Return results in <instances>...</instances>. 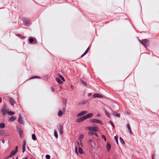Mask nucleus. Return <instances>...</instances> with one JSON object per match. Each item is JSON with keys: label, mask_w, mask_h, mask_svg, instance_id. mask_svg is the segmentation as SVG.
<instances>
[{"label": "nucleus", "mask_w": 159, "mask_h": 159, "mask_svg": "<svg viewBox=\"0 0 159 159\" xmlns=\"http://www.w3.org/2000/svg\"><path fill=\"white\" fill-rule=\"evenodd\" d=\"M87 102V101H82L79 103V105H83L85 104Z\"/></svg>", "instance_id": "23"}, {"label": "nucleus", "mask_w": 159, "mask_h": 159, "mask_svg": "<svg viewBox=\"0 0 159 159\" xmlns=\"http://www.w3.org/2000/svg\"><path fill=\"white\" fill-rule=\"evenodd\" d=\"M16 119V117L12 116L9 118V121L10 122H12L14 121Z\"/></svg>", "instance_id": "11"}, {"label": "nucleus", "mask_w": 159, "mask_h": 159, "mask_svg": "<svg viewBox=\"0 0 159 159\" xmlns=\"http://www.w3.org/2000/svg\"><path fill=\"white\" fill-rule=\"evenodd\" d=\"M34 78H39V79L40 78L37 76H33L32 77L30 78V80H31V79H33Z\"/></svg>", "instance_id": "38"}, {"label": "nucleus", "mask_w": 159, "mask_h": 159, "mask_svg": "<svg viewBox=\"0 0 159 159\" xmlns=\"http://www.w3.org/2000/svg\"><path fill=\"white\" fill-rule=\"evenodd\" d=\"M98 129L97 127H89L88 130L93 131H98Z\"/></svg>", "instance_id": "8"}, {"label": "nucleus", "mask_w": 159, "mask_h": 159, "mask_svg": "<svg viewBox=\"0 0 159 159\" xmlns=\"http://www.w3.org/2000/svg\"><path fill=\"white\" fill-rule=\"evenodd\" d=\"M114 115H116V116L119 117L120 116V114L119 113H116L115 112L113 113Z\"/></svg>", "instance_id": "36"}, {"label": "nucleus", "mask_w": 159, "mask_h": 159, "mask_svg": "<svg viewBox=\"0 0 159 159\" xmlns=\"http://www.w3.org/2000/svg\"><path fill=\"white\" fill-rule=\"evenodd\" d=\"M16 159H18V157H17Z\"/></svg>", "instance_id": "56"}, {"label": "nucleus", "mask_w": 159, "mask_h": 159, "mask_svg": "<svg viewBox=\"0 0 159 159\" xmlns=\"http://www.w3.org/2000/svg\"><path fill=\"white\" fill-rule=\"evenodd\" d=\"M56 80L57 81L59 84H62V82L58 78H56Z\"/></svg>", "instance_id": "19"}, {"label": "nucleus", "mask_w": 159, "mask_h": 159, "mask_svg": "<svg viewBox=\"0 0 159 159\" xmlns=\"http://www.w3.org/2000/svg\"><path fill=\"white\" fill-rule=\"evenodd\" d=\"M22 20L27 26H28L31 23L30 20L27 18H22Z\"/></svg>", "instance_id": "5"}, {"label": "nucleus", "mask_w": 159, "mask_h": 159, "mask_svg": "<svg viewBox=\"0 0 159 159\" xmlns=\"http://www.w3.org/2000/svg\"><path fill=\"white\" fill-rule=\"evenodd\" d=\"M78 151L81 154L83 153V151L81 147L79 148Z\"/></svg>", "instance_id": "21"}, {"label": "nucleus", "mask_w": 159, "mask_h": 159, "mask_svg": "<svg viewBox=\"0 0 159 159\" xmlns=\"http://www.w3.org/2000/svg\"><path fill=\"white\" fill-rule=\"evenodd\" d=\"M23 146H25V140H24L23 141Z\"/></svg>", "instance_id": "42"}, {"label": "nucleus", "mask_w": 159, "mask_h": 159, "mask_svg": "<svg viewBox=\"0 0 159 159\" xmlns=\"http://www.w3.org/2000/svg\"><path fill=\"white\" fill-rule=\"evenodd\" d=\"M25 159H26V158H25Z\"/></svg>", "instance_id": "59"}, {"label": "nucleus", "mask_w": 159, "mask_h": 159, "mask_svg": "<svg viewBox=\"0 0 159 159\" xmlns=\"http://www.w3.org/2000/svg\"><path fill=\"white\" fill-rule=\"evenodd\" d=\"M8 135H9L8 134H7L5 136H8Z\"/></svg>", "instance_id": "55"}, {"label": "nucleus", "mask_w": 159, "mask_h": 159, "mask_svg": "<svg viewBox=\"0 0 159 159\" xmlns=\"http://www.w3.org/2000/svg\"><path fill=\"white\" fill-rule=\"evenodd\" d=\"M62 115H63L62 112L61 110H59L58 111V113H57L58 116H62Z\"/></svg>", "instance_id": "17"}, {"label": "nucleus", "mask_w": 159, "mask_h": 159, "mask_svg": "<svg viewBox=\"0 0 159 159\" xmlns=\"http://www.w3.org/2000/svg\"><path fill=\"white\" fill-rule=\"evenodd\" d=\"M93 113H89L88 114H87L85 116H84L85 118V119L87 118H88L90 117H91L93 116Z\"/></svg>", "instance_id": "10"}, {"label": "nucleus", "mask_w": 159, "mask_h": 159, "mask_svg": "<svg viewBox=\"0 0 159 159\" xmlns=\"http://www.w3.org/2000/svg\"><path fill=\"white\" fill-rule=\"evenodd\" d=\"M105 114L109 118L110 117V116L109 115V114L106 111H105Z\"/></svg>", "instance_id": "30"}, {"label": "nucleus", "mask_w": 159, "mask_h": 159, "mask_svg": "<svg viewBox=\"0 0 159 159\" xmlns=\"http://www.w3.org/2000/svg\"><path fill=\"white\" fill-rule=\"evenodd\" d=\"M107 159H110V158H108Z\"/></svg>", "instance_id": "57"}, {"label": "nucleus", "mask_w": 159, "mask_h": 159, "mask_svg": "<svg viewBox=\"0 0 159 159\" xmlns=\"http://www.w3.org/2000/svg\"><path fill=\"white\" fill-rule=\"evenodd\" d=\"M54 136L56 137V138H58V135L57 134V133L56 130H54Z\"/></svg>", "instance_id": "31"}, {"label": "nucleus", "mask_w": 159, "mask_h": 159, "mask_svg": "<svg viewBox=\"0 0 159 159\" xmlns=\"http://www.w3.org/2000/svg\"><path fill=\"white\" fill-rule=\"evenodd\" d=\"M85 120V118L84 116H83L77 119L76 120V122H80Z\"/></svg>", "instance_id": "7"}, {"label": "nucleus", "mask_w": 159, "mask_h": 159, "mask_svg": "<svg viewBox=\"0 0 159 159\" xmlns=\"http://www.w3.org/2000/svg\"><path fill=\"white\" fill-rule=\"evenodd\" d=\"M18 149V147L17 146H16L15 148V150H12L10 153V155L8 157V158L11 157L12 156L14 155L17 152Z\"/></svg>", "instance_id": "2"}, {"label": "nucleus", "mask_w": 159, "mask_h": 159, "mask_svg": "<svg viewBox=\"0 0 159 159\" xmlns=\"http://www.w3.org/2000/svg\"><path fill=\"white\" fill-rule=\"evenodd\" d=\"M2 142L3 143H5V140L4 139H2Z\"/></svg>", "instance_id": "48"}, {"label": "nucleus", "mask_w": 159, "mask_h": 159, "mask_svg": "<svg viewBox=\"0 0 159 159\" xmlns=\"http://www.w3.org/2000/svg\"><path fill=\"white\" fill-rule=\"evenodd\" d=\"M2 111L3 115H5L7 112V111L5 109H2Z\"/></svg>", "instance_id": "26"}, {"label": "nucleus", "mask_w": 159, "mask_h": 159, "mask_svg": "<svg viewBox=\"0 0 159 159\" xmlns=\"http://www.w3.org/2000/svg\"><path fill=\"white\" fill-rule=\"evenodd\" d=\"M78 144L79 147H83V144L81 141H80V142H78Z\"/></svg>", "instance_id": "29"}, {"label": "nucleus", "mask_w": 159, "mask_h": 159, "mask_svg": "<svg viewBox=\"0 0 159 159\" xmlns=\"http://www.w3.org/2000/svg\"><path fill=\"white\" fill-rule=\"evenodd\" d=\"M126 127L128 129V130H129V133L130 134H131L132 133V131L131 130V128H130V125L129 124H128L126 125Z\"/></svg>", "instance_id": "12"}, {"label": "nucleus", "mask_w": 159, "mask_h": 159, "mask_svg": "<svg viewBox=\"0 0 159 159\" xmlns=\"http://www.w3.org/2000/svg\"><path fill=\"white\" fill-rule=\"evenodd\" d=\"M83 137V135H80V139H81V138H82Z\"/></svg>", "instance_id": "50"}, {"label": "nucleus", "mask_w": 159, "mask_h": 159, "mask_svg": "<svg viewBox=\"0 0 159 159\" xmlns=\"http://www.w3.org/2000/svg\"><path fill=\"white\" fill-rule=\"evenodd\" d=\"M155 155L154 154H153L152 155V159H154V157H155Z\"/></svg>", "instance_id": "51"}, {"label": "nucleus", "mask_w": 159, "mask_h": 159, "mask_svg": "<svg viewBox=\"0 0 159 159\" xmlns=\"http://www.w3.org/2000/svg\"><path fill=\"white\" fill-rule=\"evenodd\" d=\"M18 122L19 124L21 125H23L24 124V122L23 120L21 115L20 114L19 115L18 119Z\"/></svg>", "instance_id": "6"}, {"label": "nucleus", "mask_w": 159, "mask_h": 159, "mask_svg": "<svg viewBox=\"0 0 159 159\" xmlns=\"http://www.w3.org/2000/svg\"><path fill=\"white\" fill-rule=\"evenodd\" d=\"M106 148L107 151H109L111 148V145L108 142L107 143V145L106 146Z\"/></svg>", "instance_id": "16"}, {"label": "nucleus", "mask_w": 159, "mask_h": 159, "mask_svg": "<svg viewBox=\"0 0 159 159\" xmlns=\"http://www.w3.org/2000/svg\"><path fill=\"white\" fill-rule=\"evenodd\" d=\"M4 133V131H1L0 132V134L1 135H2Z\"/></svg>", "instance_id": "44"}, {"label": "nucleus", "mask_w": 159, "mask_h": 159, "mask_svg": "<svg viewBox=\"0 0 159 159\" xmlns=\"http://www.w3.org/2000/svg\"><path fill=\"white\" fill-rule=\"evenodd\" d=\"M34 41V39L33 38H30L29 39V42L30 43H32Z\"/></svg>", "instance_id": "39"}, {"label": "nucleus", "mask_w": 159, "mask_h": 159, "mask_svg": "<svg viewBox=\"0 0 159 159\" xmlns=\"http://www.w3.org/2000/svg\"><path fill=\"white\" fill-rule=\"evenodd\" d=\"M25 146H22V151L24 152L25 151Z\"/></svg>", "instance_id": "34"}, {"label": "nucleus", "mask_w": 159, "mask_h": 159, "mask_svg": "<svg viewBox=\"0 0 159 159\" xmlns=\"http://www.w3.org/2000/svg\"><path fill=\"white\" fill-rule=\"evenodd\" d=\"M120 142L123 144H125V142L124 141V140L123 139L120 137Z\"/></svg>", "instance_id": "27"}, {"label": "nucleus", "mask_w": 159, "mask_h": 159, "mask_svg": "<svg viewBox=\"0 0 159 159\" xmlns=\"http://www.w3.org/2000/svg\"><path fill=\"white\" fill-rule=\"evenodd\" d=\"M89 127H90V126H87L85 128L86 129H88Z\"/></svg>", "instance_id": "49"}, {"label": "nucleus", "mask_w": 159, "mask_h": 159, "mask_svg": "<svg viewBox=\"0 0 159 159\" xmlns=\"http://www.w3.org/2000/svg\"><path fill=\"white\" fill-rule=\"evenodd\" d=\"M46 158L47 159H50V157L49 155H47L46 156Z\"/></svg>", "instance_id": "41"}, {"label": "nucleus", "mask_w": 159, "mask_h": 159, "mask_svg": "<svg viewBox=\"0 0 159 159\" xmlns=\"http://www.w3.org/2000/svg\"><path fill=\"white\" fill-rule=\"evenodd\" d=\"M109 122L111 124V126L113 127V128H114V124H113V123H112V122L111 121H110Z\"/></svg>", "instance_id": "37"}, {"label": "nucleus", "mask_w": 159, "mask_h": 159, "mask_svg": "<svg viewBox=\"0 0 159 159\" xmlns=\"http://www.w3.org/2000/svg\"><path fill=\"white\" fill-rule=\"evenodd\" d=\"M94 133L91 131H89V132L88 134L89 135H92L94 134Z\"/></svg>", "instance_id": "33"}, {"label": "nucleus", "mask_w": 159, "mask_h": 159, "mask_svg": "<svg viewBox=\"0 0 159 159\" xmlns=\"http://www.w3.org/2000/svg\"><path fill=\"white\" fill-rule=\"evenodd\" d=\"M32 139L34 140H35L36 139V138L35 135L34 134H32Z\"/></svg>", "instance_id": "25"}, {"label": "nucleus", "mask_w": 159, "mask_h": 159, "mask_svg": "<svg viewBox=\"0 0 159 159\" xmlns=\"http://www.w3.org/2000/svg\"><path fill=\"white\" fill-rule=\"evenodd\" d=\"M77 150H78V148H77V147H75V153L77 154H78Z\"/></svg>", "instance_id": "40"}, {"label": "nucleus", "mask_w": 159, "mask_h": 159, "mask_svg": "<svg viewBox=\"0 0 159 159\" xmlns=\"http://www.w3.org/2000/svg\"><path fill=\"white\" fill-rule=\"evenodd\" d=\"M89 50V48H88L87 50L85 51L84 52L82 55L81 57H83L86 54L87 52H88Z\"/></svg>", "instance_id": "20"}, {"label": "nucleus", "mask_w": 159, "mask_h": 159, "mask_svg": "<svg viewBox=\"0 0 159 159\" xmlns=\"http://www.w3.org/2000/svg\"><path fill=\"white\" fill-rule=\"evenodd\" d=\"M94 134L97 137H98V134L96 133H94Z\"/></svg>", "instance_id": "46"}, {"label": "nucleus", "mask_w": 159, "mask_h": 159, "mask_svg": "<svg viewBox=\"0 0 159 159\" xmlns=\"http://www.w3.org/2000/svg\"><path fill=\"white\" fill-rule=\"evenodd\" d=\"M13 159H14V158H13Z\"/></svg>", "instance_id": "58"}, {"label": "nucleus", "mask_w": 159, "mask_h": 159, "mask_svg": "<svg viewBox=\"0 0 159 159\" xmlns=\"http://www.w3.org/2000/svg\"><path fill=\"white\" fill-rule=\"evenodd\" d=\"M58 76L61 79V80L63 82H65V79H64V78H63V77L62 76H61V75L59 74H58Z\"/></svg>", "instance_id": "22"}, {"label": "nucleus", "mask_w": 159, "mask_h": 159, "mask_svg": "<svg viewBox=\"0 0 159 159\" xmlns=\"http://www.w3.org/2000/svg\"><path fill=\"white\" fill-rule=\"evenodd\" d=\"M9 101L10 103L11 104V105L13 106L14 105V104L15 103V102L13 99H11V98H10L9 99Z\"/></svg>", "instance_id": "13"}, {"label": "nucleus", "mask_w": 159, "mask_h": 159, "mask_svg": "<svg viewBox=\"0 0 159 159\" xmlns=\"http://www.w3.org/2000/svg\"><path fill=\"white\" fill-rule=\"evenodd\" d=\"M91 95V93H89L88 94V96H90Z\"/></svg>", "instance_id": "52"}, {"label": "nucleus", "mask_w": 159, "mask_h": 159, "mask_svg": "<svg viewBox=\"0 0 159 159\" xmlns=\"http://www.w3.org/2000/svg\"><path fill=\"white\" fill-rule=\"evenodd\" d=\"M93 97L94 98H102V96L100 94L98 93H95L93 95Z\"/></svg>", "instance_id": "9"}, {"label": "nucleus", "mask_w": 159, "mask_h": 159, "mask_svg": "<svg viewBox=\"0 0 159 159\" xmlns=\"http://www.w3.org/2000/svg\"><path fill=\"white\" fill-rule=\"evenodd\" d=\"M101 137L103 139H104V140L105 141H107L106 139V138L105 136L104 135H102Z\"/></svg>", "instance_id": "35"}, {"label": "nucleus", "mask_w": 159, "mask_h": 159, "mask_svg": "<svg viewBox=\"0 0 159 159\" xmlns=\"http://www.w3.org/2000/svg\"><path fill=\"white\" fill-rule=\"evenodd\" d=\"M51 90L52 92H53L54 91V89L53 87L51 88Z\"/></svg>", "instance_id": "45"}, {"label": "nucleus", "mask_w": 159, "mask_h": 159, "mask_svg": "<svg viewBox=\"0 0 159 159\" xmlns=\"http://www.w3.org/2000/svg\"><path fill=\"white\" fill-rule=\"evenodd\" d=\"M16 35L19 38H20L21 39H24L25 38V37L22 36L20 34H16Z\"/></svg>", "instance_id": "18"}, {"label": "nucleus", "mask_w": 159, "mask_h": 159, "mask_svg": "<svg viewBox=\"0 0 159 159\" xmlns=\"http://www.w3.org/2000/svg\"><path fill=\"white\" fill-rule=\"evenodd\" d=\"M89 141H90V142H93V141L92 139H90L89 140Z\"/></svg>", "instance_id": "53"}, {"label": "nucleus", "mask_w": 159, "mask_h": 159, "mask_svg": "<svg viewBox=\"0 0 159 159\" xmlns=\"http://www.w3.org/2000/svg\"><path fill=\"white\" fill-rule=\"evenodd\" d=\"M87 113V112L86 111H83L81 112V113L78 114V116H82L83 115H84L86 114Z\"/></svg>", "instance_id": "15"}, {"label": "nucleus", "mask_w": 159, "mask_h": 159, "mask_svg": "<svg viewBox=\"0 0 159 159\" xmlns=\"http://www.w3.org/2000/svg\"><path fill=\"white\" fill-rule=\"evenodd\" d=\"M16 129L18 133V134L20 135V138H22L23 136L22 134V131L20 128H19L17 126H16Z\"/></svg>", "instance_id": "4"}, {"label": "nucleus", "mask_w": 159, "mask_h": 159, "mask_svg": "<svg viewBox=\"0 0 159 159\" xmlns=\"http://www.w3.org/2000/svg\"><path fill=\"white\" fill-rule=\"evenodd\" d=\"M89 122H90L95 123L101 124H103L101 120L96 119H91L89 120Z\"/></svg>", "instance_id": "3"}, {"label": "nucleus", "mask_w": 159, "mask_h": 159, "mask_svg": "<svg viewBox=\"0 0 159 159\" xmlns=\"http://www.w3.org/2000/svg\"><path fill=\"white\" fill-rule=\"evenodd\" d=\"M2 98L0 97V103L2 102Z\"/></svg>", "instance_id": "54"}, {"label": "nucleus", "mask_w": 159, "mask_h": 159, "mask_svg": "<svg viewBox=\"0 0 159 159\" xmlns=\"http://www.w3.org/2000/svg\"><path fill=\"white\" fill-rule=\"evenodd\" d=\"M81 82H82V83L85 85V86H86V83L83 80H81Z\"/></svg>", "instance_id": "43"}, {"label": "nucleus", "mask_w": 159, "mask_h": 159, "mask_svg": "<svg viewBox=\"0 0 159 159\" xmlns=\"http://www.w3.org/2000/svg\"><path fill=\"white\" fill-rule=\"evenodd\" d=\"M8 114L10 115H12L14 114L15 113L11 111H9L8 112Z\"/></svg>", "instance_id": "28"}, {"label": "nucleus", "mask_w": 159, "mask_h": 159, "mask_svg": "<svg viewBox=\"0 0 159 159\" xmlns=\"http://www.w3.org/2000/svg\"><path fill=\"white\" fill-rule=\"evenodd\" d=\"M70 88L71 89H74V86L73 85H71Z\"/></svg>", "instance_id": "47"}, {"label": "nucleus", "mask_w": 159, "mask_h": 159, "mask_svg": "<svg viewBox=\"0 0 159 159\" xmlns=\"http://www.w3.org/2000/svg\"><path fill=\"white\" fill-rule=\"evenodd\" d=\"M5 124L3 123H1L0 124V128H3L5 127Z\"/></svg>", "instance_id": "24"}, {"label": "nucleus", "mask_w": 159, "mask_h": 159, "mask_svg": "<svg viewBox=\"0 0 159 159\" xmlns=\"http://www.w3.org/2000/svg\"><path fill=\"white\" fill-rule=\"evenodd\" d=\"M114 138H115V139L116 140V141L117 144H118V137L117 136H115Z\"/></svg>", "instance_id": "32"}, {"label": "nucleus", "mask_w": 159, "mask_h": 159, "mask_svg": "<svg viewBox=\"0 0 159 159\" xmlns=\"http://www.w3.org/2000/svg\"><path fill=\"white\" fill-rule=\"evenodd\" d=\"M59 129L60 133L61 134H62L63 131V126L61 125H60L59 127Z\"/></svg>", "instance_id": "14"}, {"label": "nucleus", "mask_w": 159, "mask_h": 159, "mask_svg": "<svg viewBox=\"0 0 159 159\" xmlns=\"http://www.w3.org/2000/svg\"><path fill=\"white\" fill-rule=\"evenodd\" d=\"M141 43L143 44L144 45L145 48L148 46L149 44V42L147 39H144L142 40L141 41Z\"/></svg>", "instance_id": "1"}]
</instances>
